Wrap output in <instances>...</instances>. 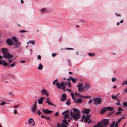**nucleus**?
Segmentation results:
<instances>
[{"label":"nucleus","instance_id":"obj_1","mask_svg":"<svg viewBox=\"0 0 127 127\" xmlns=\"http://www.w3.org/2000/svg\"><path fill=\"white\" fill-rule=\"evenodd\" d=\"M73 110L74 113L72 112L71 110L70 114L75 121L77 120L80 117V111L79 110L76 108H73Z\"/></svg>","mask_w":127,"mask_h":127},{"label":"nucleus","instance_id":"obj_2","mask_svg":"<svg viewBox=\"0 0 127 127\" xmlns=\"http://www.w3.org/2000/svg\"><path fill=\"white\" fill-rule=\"evenodd\" d=\"M1 51L3 54V57L5 58H10L13 57L12 55H10L7 52V49L5 48H3L1 49Z\"/></svg>","mask_w":127,"mask_h":127},{"label":"nucleus","instance_id":"obj_3","mask_svg":"<svg viewBox=\"0 0 127 127\" xmlns=\"http://www.w3.org/2000/svg\"><path fill=\"white\" fill-rule=\"evenodd\" d=\"M56 85L57 87L59 89H61L62 87V89L63 90H65V87L64 85V82H62L61 84H60L58 82H57Z\"/></svg>","mask_w":127,"mask_h":127},{"label":"nucleus","instance_id":"obj_4","mask_svg":"<svg viewBox=\"0 0 127 127\" xmlns=\"http://www.w3.org/2000/svg\"><path fill=\"white\" fill-rule=\"evenodd\" d=\"M99 122L100 123V124L103 125V127H106L109 124V120L108 119H104Z\"/></svg>","mask_w":127,"mask_h":127},{"label":"nucleus","instance_id":"obj_5","mask_svg":"<svg viewBox=\"0 0 127 127\" xmlns=\"http://www.w3.org/2000/svg\"><path fill=\"white\" fill-rule=\"evenodd\" d=\"M94 102V104L95 105H99L101 102V99L98 97L94 98L93 99Z\"/></svg>","mask_w":127,"mask_h":127},{"label":"nucleus","instance_id":"obj_6","mask_svg":"<svg viewBox=\"0 0 127 127\" xmlns=\"http://www.w3.org/2000/svg\"><path fill=\"white\" fill-rule=\"evenodd\" d=\"M77 87L78 88V91H82L84 90V86L81 83H79L78 85L77 86Z\"/></svg>","mask_w":127,"mask_h":127},{"label":"nucleus","instance_id":"obj_7","mask_svg":"<svg viewBox=\"0 0 127 127\" xmlns=\"http://www.w3.org/2000/svg\"><path fill=\"white\" fill-rule=\"evenodd\" d=\"M69 111L67 110H66L63 112L62 114V115L64 114V117L65 119H66L69 116Z\"/></svg>","mask_w":127,"mask_h":127},{"label":"nucleus","instance_id":"obj_8","mask_svg":"<svg viewBox=\"0 0 127 127\" xmlns=\"http://www.w3.org/2000/svg\"><path fill=\"white\" fill-rule=\"evenodd\" d=\"M42 111L45 114H50L53 112V111L48 109H42Z\"/></svg>","mask_w":127,"mask_h":127},{"label":"nucleus","instance_id":"obj_9","mask_svg":"<svg viewBox=\"0 0 127 127\" xmlns=\"http://www.w3.org/2000/svg\"><path fill=\"white\" fill-rule=\"evenodd\" d=\"M6 42L7 44L10 46L13 45V43L12 40L9 38H8L6 40Z\"/></svg>","mask_w":127,"mask_h":127},{"label":"nucleus","instance_id":"obj_10","mask_svg":"<svg viewBox=\"0 0 127 127\" xmlns=\"http://www.w3.org/2000/svg\"><path fill=\"white\" fill-rule=\"evenodd\" d=\"M91 88L90 84L89 83H85L84 85V89H85L86 90L89 89Z\"/></svg>","mask_w":127,"mask_h":127},{"label":"nucleus","instance_id":"obj_11","mask_svg":"<svg viewBox=\"0 0 127 127\" xmlns=\"http://www.w3.org/2000/svg\"><path fill=\"white\" fill-rule=\"evenodd\" d=\"M45 98V97H41L38 99V103L40 104H42L43 103V100Z\"/></svg>","mask_w":127,"mask_h":127},{"label":"nucleus","instance_id":"obj_12","mask_svg":"<svg viewBox=\"0 0 127 127\" xmlns=\"http://www.w3.org/2000/svg\"><path fill=\"white\" fill-rule=\"evenodd\" d=\"M40 92L42 94L45 95L46 96H47L49 95L48 93L46 90L45 89H43L41 90Z\"/></svg>","mask_w":127,"mask_h":127},{"label":"nucleus","instance_id":"obj_13","mask_svg":"<svg viewBox=\"0 0 127 127\" xmlns=\"http://www.w3.org/2000/svg\"><path fill=\"white\" fill-rule=\"evenodd\" d=\"M13 44L15 48H18L21 45V43L17 41L16 42H14Z\"/></svg>","mask_w":127,"mask_h":127},{"label":"nucleus","instance_id":"obj_14","mask_svg":"<svg viewBox=\"0 0 127 127\" xmlns=\"http://www.w3.org/2000/svg\"><path fill=\"white\" fill-rule=\"evenodd\" d=\"M90 111L89 109H85L82 111V112L83 113L86 114L88 115L89 114Z\"/></svg>","mask_w":127,"mask_h":127},{"label":"nucleus","instance_id":"obj_15","mask_svg":"<svg viewBox=\"0 0 127 127\" xmlns=\"http://www.w3.org/2000/svg\"><path fill=\"white\" fill-rule=\"evenodd\" d=\"M84 121L85 122L88 124H90L91 122V120L86 117L84 118Z\"/></svg>","mask_w":127,"mask_h":127},{"label":"nucleus","instance_id":"obj_16","mask_svg":"<svg viewBox=\"0 0 127 127\" xmlns=\"http://www.w3.org/2000/svg\"><path fill=\"white\" fill-rule=\"evenodd\" d=\"M83 99L81 98H78L76 100L75 102L76 103H80L82 102Z\"/></svg>","mask_w":127,"mask_h":127},{"label":"nucleus","instance_id":"obj_17","mask_svg":"<svg viewBox=\"0 0 127 127\" xmlns=\"http://www.w3.org/2000/svg\"><path fill=\"white\" fill-rule=\"evenodd\" d=\"M107 111L106 108H102L101 111L100 112V114H102L106 112Z\"/></svg>","mask_w":127,"mask_h":127},{"label":"nucleus","instance_id":"obj_18","mask_svg":"<svg viewBox=\"0 0 127 127\" xmlns=\"http://www.w3.org/2000/svg\"><path fill=\"white\" fill-rule=\"evenodd\" d=\"M93 127H104L103 125L100 124V122H98L97 124L94 125Z\"/></svg>","mask_w":127,"mask_h":127},{"label":"nucleus","instance_id":"obj_19","mask_svg":"<svg viewBox=\"0 0 127 127\" xmlns=\"http://www.w3.org/2000/svg\"><path fill=\"white\" fill-rule=\"evenodd\" d=\"M0 64L3 65L5 66H6L8 65V64L6 63V62L4 61L3 60H2L1 62L0 63Z\"/></svg>","mask_w":127,"mask_h":127},{"label":"nucleus","instance_id":"obj_20","mask_svg":"<svg viewBox=\"0 0 127 127\" xmlns=\"http://www.w3.org/2000/svg\"><path fill=\"white\" fill-rule=\"evenodd\" d=\"M107 110L111 111H112L114 109V108L112 107L108 106L106 107Z\"/></svg>","mask_w":127,"mask_h":127},{"label":"nucleus","instance_id":"obj_21","mask_svg":"<svg viewBox=\"0 0 127 127\" xmlns=\"http://www.w3.org/2000/svg\"><path fill=\"white\" fill-rule=\"evenodd\" d=\"M75 95L76 96H78V97H80L82 98L83 96L82 95H81L80 94L78 93H77V92L75 93Z\"/></svg>","mask_w":127,"mask_h":127},{"label":"nucleus","instance_id":"obj_22","mask_svg":"<svg viewBox=\"0 0 127 127\" xmlns=\"http://www.w3.org/2000/svg\"><path fill=\"white\" fill-rule=\"evenodd\" d=\"M69 78L70 79L72 80V81L73 83H75L76 81V79L73 77H70Z\"/></svg>","mask_w":127,"mask_h":127},{"label":"nucleus","instance_id":"obj_23","mask_svg":"<svg viewBox=\"0 0 127 127\" xmlns=\"http://www.w3.org/2000/svg\"><path fill=\"white\" fill-rule=\"evenodd\" d=\"M43 67V65H42L40 63L39 64V66L37 68L39 70H41L42 69Z\"/></svg>","mask_w":127,"mask_h":127},{"label":"nucleus","instance_id":"obj_24","mask_svg":"<svg viewBox=\"0 0 127 127\" xmlns=\"http://www.w3.org/2000/svg\"><path fill=\"white\" fill-rule=\"evenodd\" d=\"M63 123L64 124H65L66 125H68V123L67 121L65 119H64L63 120Z\"/></svg>","mask_w":127,"mask_h":127},{"label":"nucleus","instance_id":"obj_25","mask_svg":"<svg viewBox=\"0 0 127 127\" xmlns=\"http://www.w3.org/2000/svg\"><path fill=\"white\" fill-rule=\"evenodd\" d=\"M33 121V119L31 118L29 120L28 124H31L32 122Z\"/></svg>","mask_w":127,"mask_h":127},{"label":"nucleus","instance_id":"obj_26","mask_svg":"<svg viewBox=\"0 0 127 127\" xmlns=\"http://www.w3.org/2000/svg\"><path fill=\"white\" fill-rule=\"evenodd\" d=\"M36 107H37L35 106H33L32 108V111L33 112H34L35 110L36 109Z\"/></svg>","mask_w":127,"mask_h":127},{"label":"nucleus","instance_id":"obj_27","mask_svg":"<svg viewBox=\"0 0 127 127\" xmlns=\"http://www.w3.org/2000/svg\"><path fill=\"white\" fill-rule=\"evenodd\" d=\"M41 12L44 13L46 12V10L45 8H43L41 10Z\"/></svg>","mask_w":127,"mask_h":127},{"label":"nucleus","instance_id":"obj_28","mask_svg":"<svg viewBox=\"0 0 127 127\" xmlns=\"http://www.w3.org/2000/svg\"><path fill=\"white\" fill-rule=\"evenodd\" d=\"M113 94L111 96L112 98L114 99H116L117 98V95L113 96Z\"/></svg>","mask_w":127,"mask_h":127},{"label":"nucleus","instance_id":"obj_29","mask_svg":"<svg viewBox=\"0 0 127 127\" xmlns=\"http://www.w3.org/2000/svg\"><path fill=\"white\" fill-rule=\"evenodd\" d=\"M50 98L49 97H46L45 98V102L46 103L47 101H49L50 100Z\"/></svg>","mask_w":127,"mask_h":127},{"label":"nucleus","instance_id":"obj_30","mask_svg":"<svg viewBox=\"0 0 127 127\" xmlns=\"http://www.w3.org/2000/svg\"><path fill=\"white\" fill-rule=\"evenodd\" d=\"M91 96H83L82 97V98H91Z\"/></svg>","mask_w":127,"mask_h":127},{"label":"nucleus","instance_id":"obj_31","mask_svg":"<svg viewBox=\"0 0 127 127\" xmlns=\"http://www.w3.org/2000/svg\"><path fill=\"white\" fill-rule=\"evenodd\" d=\"M120 124L118 122V121H117L114 125V126L116 127H119V125Z\"/></svg>","mask_w":127,"mask_h":127},{"label":"nucleus","instance_id":"obj_32","mask_svg":"<svg viewBox=\"0 0 127 127\" xmlns=\"http://www.w3.org/2000/svg\"><path fill=\"white\" fill-rule=\"evenodd\" d=\"M46 103H47L49 105H54V104H53L51 102H50L49 101H47L46 102Z\"/></svg>","mask_w":127,"mask_h":127},{"label":"nucleus","instance_id":"obj_33","mask_svg":"<svg viewBox=\"0 0 127 127\" xmlns=\"http://www.w3.org/2000/svg\"><path fill=\"white\" fill-rule=\"evenodd\" d=\"M123 104L124 107L127 106V102H124L123 103Z\"/></svg>","mask_w":127,"mask_h":127},{"label":"nucleus","instance_id":"obj_34","mask_svg":"<svg viewBox=\"0 0 127 127\" xmlns=\"http://www.w3.org/2000/svg\"><path fill=\"white\" fill-rule=\"evenodd\" d=\"M12 39L14 41V42H16L17 41V40L16 37H13L12 38Z\"/></svg>","mask_w":127,"mask_h":127},{"label":"nucleus","instance_id":"obj_35","mask_svg":"<svg viewBox=\"0 0 127 127\" xmlns=\"http://www.w3.org/2000/svg\"><path fill=\"white\" fill-rule=\"evenodd\" d=\"M88 54L91 57H93L94 56V55H95V53H88Z\"/></svg>","mask_w":127,"mask_h":127},{"label":"nucleus","instance_id":"obj_36","mask_svg":"<svg viewBox=\"0 0 127 127\" xmlns=\"http://www.w3.org/2000/svg\"><path fill=\"white\" fill-rule=\"evenodd\" d=\"M7 58L8 59L7 60V62H8V63H11L12 62V60L10 59H9L10 58Z\"/></svg>","mask_w":127,"mask_h":127},{"label":"nucleus","instance_id":"obj_37","mask_svg":"<svg viewBox=\"0 0 127 127\" xmlns=\"http://www.w3.org/2000/svg\"><path fill=\"white\" fill-rule=\"evenodd\" d=\"M127 85V80L126 81H124L122 84V85Z\"/></svg>","mask_w":127,"mask_h":127},{"label":"nucleus","instance_id":"obj_38","mask_svg":"<svg viewBox=\"0 0 127 127\" xmlns=\"http://www.w3.org/2000/svg\"><path fill=\"white\" fill-rule=\"evenodd\" d=\"M6 103L5 101H3L0 104V105L2 106L5 104Z\"/></svg>","mask_w":127,"mask_h":127},{"label":"nucleus","instance_id":"obj_39","mask_svg":"<svg viewBox=\"0 0 127 127\" xmlns=\"http://www.w3.org/2000/svg\"><path fill=\"white\" fill-rule=\"evenodd\" d=\"M62 97L63 98L66 99V95L64 94H63L62 95Z\"/></svg>","mask_w":127,"mask_h":127},{"label":"nucleus","instance_id":"obj_40","mask_svg":"<svg viewBox=\"0 0 127 127\" xmlns=\"http://www.w3.org/2000/svg\"><path fill=\"white\" fill-rule=\"evenodd\" d=\"M62 127H67L63 123L61 124Z\"/></svg>","mask_w":127,"mask_h":127},{"label":"nucleus","instance_id":"obj_41","mask_svg":"<svg viewBox=\"0 0 127 127\" xmlns=\"http://www.w3.org/2000/svg\"><path fill=\"white\" fill-rule=\"evenodd\" d=\"M118 111L119 112H120L122 111V109L121 107H120L118 109Z\"/></svg>","mask_w":127,"mask_h":127},{"label":"nucleus","instance_id":"obj_42","mask_svg":"<svg viewBox=\"0 0 127 127\" xmlns=\"http://www.w3.org/2000/svg\"><path fill=\"white\" fill-rule=\"evenodd\" d=\"M85 115H84L83 116H82V119L81 120H80V121H83V119H84V118L85 117Z\"/></svg>","mask_w":127,"mask_h":127},{"label":"nucleus","instance_id":"obj_43","mask_svg":"<svg viewBox=\"0 0 127 127\" xmlns=\"http://www.w3.org/2000/svg\"><path fill=\"white\" fill-rule=\"evenodd\" d=\"M8 94L9 95H11V96H13L14 95L12 94V92H9L8 93Z\"/></svg>","mask_w":127,"mask_h":127},{"label":"nucleus","instance_id":"obj_44","mask_svg":"<svg viewBox=\"0 0 127 127\" xmlns=\"http://www.w3.org/2000/svg\"><path fill=\"white\" fill-rule=\"evenodd\" d=\"M37 113L39 115H40L41 114V112L39 111V110H37Z\"/></svg>","mask_w":127,"mask_h":127},{"label":"nucleus","instance_id":"obj_45","mask_svg":"<svg viewBox=\"0 0 127 127\" xmlns=\"http://www.w3.org/2000/svg\"><path fill=\"white\" fill-rule=\"evenodd\" d=\"M15 63H13L10 65V66L11 67H13L15 66Z\"/></svg>","mask_w":127,"mask_h":127},{"label":"nucleus","instance_id":"obj_46","mask_svg":"<svg viewBox=\"0 0 127 127\" xmlns=\"http://www.w3.org/2000/svg\"><path fill=\"white\" fill-rule=\"evenodd\" d=\"M116 80V79L115 78H112L111 80L112 82H114Z\"/></svg>","mask_w":127,"mask_h":127},{"label":"nucleus","instance_id":"obj_47","mask_svg":"<svg viewBox=\"0 0 127 127\" xmlns=\"http://www.w3.org/2000/svg\"><path fill=\"white\" fill-rule=\"evenodd\" d=\"M58 80V79L55 80L53 82V85H55V82H56Z\"/></svg>","mask_w":127,"mask_h":127},{"label":"nucleus","instance_id":"obj_48","mask_svg":"<svg viewBox=\"0 0 127 127\" xmlns=\"http://www.w3.org/2000/svg\"><path fill=\"white\" fill-rule=\"evenodd\" d=\"M71 95L72 97V98H73V97H74V93H72V92L71 93Z\"/></svg>","mask_w":127,"mask_h":127},{"label":"nucleus","instance_id":"obj_49","mask_svg":"<svg viewBox=\"0 0 127 127\" xmlns=\"http://www.w3.org/2000/svg\"><path fill=\"white\" fill-rule=\"evenodd\" d=\"M25 32H26V31L24 30H23L19 31V32L20 33Z\"/></svg>","mask_w":127,"mask_h":127},{"label":"nucleus","instance_id":"obj_50","mask_svg":"<svg viewBox=\"0 0 127 127\" xmlns=\"http://www.w3.org/2000/svg\"><path fill=\"white\" fill-rule=\"evenodd\" d=\"M57 127H61V126L60 124L59 123H58L57 124Z\"/></svg>","mask_w":127,"mask_h":127},{"label":"nucleus","instance_id":"obj_51","mask_svg":"<svg viewBox=\"0 0 127 127\" xmlns=\"http://www.w3.org/2000/svg\"><path fill=\"white\" fill-rule=\"evenodd\" d=\"M67 84L69 87H71V84L69 82H68Z\"/></svg>","mask_w":127,"mask_h":127},{"label":"nucleus","instance_id":"obj_52","mask_svg":"<svg viewBox=\"0 0 127 127\" xmlns=\"http://www.w3.org/2000/svg\"><path fill=\"white\" fill-rule=\"evenodd\" d=\"M70 104V102L69 100H67L66 102V104L67 105H69Z\"/></svg>","mask_w":127,"mask_h":127},{"label":"nucleus","instance_id":"obj_53","mask_svg":"<svg viewBox=\"0 0 127 127\" xmlns=\"http://www.w3.org/2000/svg\"><path fill=\"white\" fill-rule=\"evenodd\" d=\"M92 99H91L88 102V103L90 104V103H92Z\"/></svg>","mask_w":127,"mask_h":127},{"label":"nucleus","instance_id":"obj_54","mask_svg":"<svg viewBox=\"0 0 127 127\" xmlns=\"http://www.w3.org/2000/svg\"><path fill=\"white\" fill-rule=\"evenodd\" d=\"M37 59L39 60H41V57L40 55H38L37 57Z\"/></svg>","mask_w":127,"mask_h":127},{"label":"nucleus","instance_id":"obj_55","mask_svg":"<svg viewBox=\"0 0 127 127\" xmlns=\"http://www.w3.org/2000/svg\"><path fill=\"white\" fill-rule=\"evenodd\" d=\"M45 119H47L49 120L50 119V117L49 116L45 117Z\"/></svg>","mask_w":127,"mask_h":127},{"label":"nucleus","instance_id":"obj_56","mask_svg":"<svg viewBox=\"0 0 127 127\" xmlns=\"http://www.w3.org/2000/svg\"><path fill=\"white\" fill-rule=\"evenodd\" d=\"M121 118H120L118 120V121H118V123H119V124H120V122L121 121Z\"/></svg>","mask_w":127,"mask_h":127},{"label":"nucleus","instance_id":"obj_57","mask_svg":"<svg viewBox=\"0 0 127 127\" xmlns=\"http://www.w3.org/2000/svg\"><path fill=\"white\" fill-rule=\"evenodd\" d=\"M19 105H18L16 106L14 105L13 106V107L14 108H17L19 106Z\"/></svg>","mask_w":127,"mask_h":127},{"label":"nucleus","instance_id":"obj_58","mask_svg":"<svg viewBox=\"0 0 127 127\" xmlns=\"http://www.w3.org/2000/svg\"><path fill=\"white\" fill-rule=\"evenodd\" d=\"M57 55V54L55 53H52V56L53 57H54Z\"/></svg>","mask_w":127,"mask_h":127},{"label":"nucleus","instance_id":"obj_59","mask_svg":"<svg viewBox=\"0 0 127 127\" xmlns=\"http://www.w3.org/2000/svg\"><path fill=\"white\" fill-rule=\"evenodd\" d=\"M31 41H32L31 43H32V44L33 45H34V42H35L34 41V40H32Z\"/></svg>","mask_w":127,"mask_h":127},{"label":"nucleus","instance_id":"obj_60","mask_svg":"<svg viewBox=\"0 0 127 127\" xmlns=\"http://www.w3.org/2000/svg\"><path fill=\"white\" fill-rule=\"evenodd\" d=\"M59 113L58 112H56L55 114V116H58V115H59Z\"/></svg>","mask_w":127,"mask_h":127},{"label":"nucleus","instance_id":"obj_61","mask_svg":"<svg viewBox=\"0 0 127 127\" xmlns=\"http://www.w3.org/2000/svg\"><path fill=\"white\" fill-rule=\"evenodd\" d=\"M121 119H125L126 118V117L124 116V115H123L122 117L121 118Z\"/></svg>","mask_w":127,"mask_h":127},{"label":"nucleus","instance_id":"obj_62","mask_svg":"<svg viewBox=\"0 0 127 127\" xmlns=\"http://www.w3.org/2000/svg\"><path fill=\"white\" fill-rule=\"evenodd\" d=\"M124 91L127 93V88H125Z\"/></svg>","mask_w":127,"mask_h":127},{"label":"nucleus","instance_id":"obj_63","mask_svg":"<svg viewBox=\"0 0 127 127\" xmlns=\"http://www.w3.org/2000/svg\"><path fill=\"white\" fill-rule=\"evenodd\" d=\"M20 62L22 63H24L26 61H23V60H21L20 61Z\"/></svg>","mask_w":127,"mask_h":127},{"label":"nucleus","instance_id":"obj_64","mask_svg":"<svg viewBox=\"0 0 127 127\" xmlns=\"http://www.w3.org/2000/svg\"><path fill=\"white\" fill-rule=\"evenodd\" d=\"M114 125H113V124H111L109 127H114Z\"/></svg>","mask_w":127,"mask_h":127}]
</instances>
